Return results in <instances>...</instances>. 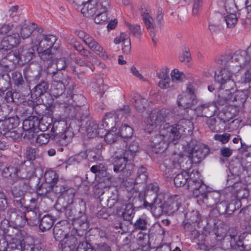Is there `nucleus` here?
<instances>
[{"mask_svg": "<svg viewBox=\"0 0 251 251\" xmlns=\"http://www.w3.org/2000/svg\"><path fill=\"white\" fill-rule=\"evenodd\" d=\"M87 156H89V159L90 160L93 161L100 160L101 158L100 154L99 153V151H98V152L89 151L88 152V154L85 151H82L74 156L70 157L69 160L70 161H76L77 163H79L86 159Z\"/></svg>", "mask_w": 251, "mask_h": 251, "instance_id": "obj_23", "label": "nucleus"}, {"mask_svg": "<svg viewBox=\"0 0 251 251\" xmlns=\"http://www.w3.org/2000/svg\"><path fill=\"white\" fill-rule=\"evenodd\" d=\"M5 58L15 64H22V59L19 49L10 51L5 56Z\"/></svg>", "mask_w": 251, "mask_h": 251, "instance_id": "obj_44", "label": "nucleus"}, {"mask_svg": "<svg viewBox=\"0 0 251 251\" xmlns=\"http://www.w3.org/2000/svg\"><path fill=\"white\" fill-rule=\"evenodd\" d=\"M233 89L220 86L218 90V98L214 101L219 109L220 106L229 105L231 102H233V96L231 92V90Z\"/></svg>", "mask_w": 251, "mask_h": 251, "instance_id": "obj_12", "label": "nucleus"}, {"mask_svg": "<svg viewBox=\"0 0 251 251\" xmlns=\"http://www.w3.org/2000/svg\"><path fill=\"white\" fill-rule=\"evenodd\" d=\"M21 42V38L17 33H13L4 38L0 44V51H7L18 46Z\"/></svg>", "mask_w": 251, "mask_h": 251, "instance_id": "obj_16", "label": "nucleus"}, {"mask_svg": "<svg viewBox=\"0 0 251 251\" xmlns=\"http://www.w3.org/2000/svg\"><path fill=\"white\" fill-rule=\"evenodd\" d=\"M219 109L213 101L199 105L195 111L198 116L210 117L214 115Z\"/></svg>", "mask_w": 251, "mask_h": 251, "instance_id": "obj_13", "label": "nucleus"}, {"mask_svg": "<svg viewBox=\"0 0 251 251\" xmlns=\"http://www.w3.org/2000/svg\"><path fill=\"white\" fill-rule=\"evenodd\" d=\"M45 182L49 184H54L58 180V176L55 172L52 170L47 171L44 176Z\"/></svg>", "mask_w": 251, "mask_h": 251, "instance_id": "obj_45", "label": "nucleus"}, {"mask_svg": "<svg viewBox=\"0 0 251 251\" xmlns=\"http://www.w3.org/2000/svg\"><path fill=\"white\" fill-rule=\"evenodd\" d=\"M220 63H226L229 67L235 68L236 71L240 68L250 66L251 62V46L246 50H239L232 56L230 55L220 56Z\"/></svg>", "mask_w": 251, "mask_h": 251, "instance_id": "obj_3", "label": "nucleus"}, {"mask_svg": "<svg viewBox=\"0 0 251 251\" xmlns=\"http://www.w3.org/2000/svg\"><path fill=\"white\" fill-rule=\"evenodd\" d=\"M171 79L173 82H178L181 81L184 78V74L178 69H174L171 73Z\"/></svg>", "mask_w": 251, "mask_h": 251, "instance_id": "obj_60", "label": "nucleus"}, {"mask_svg": "<svg viewBox=\"0 0 251 251\" xmlns=\"http://www.w3.org/2000/svg\"><path fill=\"white\" fill-rule=\"evenodd\" d=\"M37 149L31 147H27L25 150V155L27 161L33 162L36 158Z\"/></svg>", "mask_w": 251, "mask_h": 251, "instance_id": "obj_62", "label": "nucleus"}, {"mask_svg": "<svg viewBox=\"0 0 251 251\" xmlns=\"http://www.w3.org/2000/svg\"><path fill=\"white\" fill-rule=\"evenodd\" d=\"M92 88L100 97H102L104 93L105 89L103 81L102 78L100 77L98 78L96 80V81L93 84Z\"/></svg>", "mask_w": 251, "mask_h": 251, "instance_id": "obj_48", "label": "nucleus"}, {"mask_svg": "<svg viewBox=\"0 0 251 251\" xmlns=\"http://www.w3.org/2000/svg\"><path fill=\"white\" fill-rule=\"evenodd\" d=\"M155 202L151 201L150 202L145 201L144 205L146 207L148 206L151 207V212L154 217L158 218L160 217L164 212V207L162 204L158 203L155 204Z\"/></svg>", "mask_w": 251, "mask_h": 251, "instance_id": "obj_39", "label": "nucleus"}, {"mask_svg": "<svg viewBox=\"0 0 251 251\" xmlns=\"http://www.w3.org/2000/svg\"><path fill=\"white\" fill-rule=\"evenodd\" d=\"M168 130L170 134H173L174 139L177 141L180 138L183 132H187L190 134L194 128L193 123L187 117H184L179 119L177 124L175 126L168 125Z\"/></svg>", "mask_w": 251, "mask_h": 251, "instance_id": "obj_9", "label": "nucleus"}, {"mask_svg": "<svg viewBox=\"0 0 251 251\" xmlns=\"http://www.w3.org/2000/svg\"><path fill=\"white\" fill-rule=\"evenodd\" d=\"M208 193L206 186L202 185L197 190L193 192L194 197L197 199V201L200 204H202L207 194Z\"/></svg>", "mask_w": 251, "mask_h": 251, "instance_id": "obj_42", "label": "nucleus"}, {"mask_svg": "<svg viewBox=\"0 0 251 251\" xmlns=\"http://www.w3.org/2000/svg\"><path fill=\"white\" fill-rule=\"evenodd\" d=\"M165 132L163 133L160 130L159 134L152 136L151 138L150 146L152 151L155 153L163 152L167 148L168 143L167 140L176 144V140L174 139V135H171L167 130H165Z\"/></svg>", "mask_w": 251, "mask_h": 251, "instance_id": "obj_7", "label": "nucleus"}, {"mask_svg": "<svg viewBox=\"0 0 251 251\" xmlns=\"http://www.w3.org/2000/svg\"><path fill=\"white\" fill-rule=\"evenodd\" d=\"M22 64L28 63L35 57V51L34 48L28 45H25L19 49Z\"/></svg>", "mask_w": 251, "mask_h": 251, "instance_id": "obj_21", "label": "nucleus"}, {"mask_svg": "<svg viewBox=\"0 0 251 251\" xmlns=\"http://www.w3.org/2000/svg\"><path fill=\"white\" fill-rule=\"evenodd\" d=\"M119 133L123 138H129L133 134V129L129 126L125 125L121 127Z\"/></svg>", "mask_w": 251, "mask_h": 251, "instance_id": "obj_54", "label": "nucleus"}, {"mask_svg": "<svg viewBox=\"0 0 251 251\" xmlns=\"http://www.w3.org/2000/svg\"><path fill=\"white\" fill-rule=\"evenodd\" d=\"M72 129L70 126H68L66 121L63 120L53 121L51 129V136L55 135L62 132H65L67 130Z\"/></svg>", "mask_w": 251, "mask_h": 251, "instance_id": "obj_27", "label": "nucleus"}, {"mask_svg": "<svg viewBox=\"0 0 251 251\" xmlns=\"http://www.w3.org/2000/svg\"><path fill=\"white\" fill-rule=\"evenodd\" d=\"M34 29L35 26L33 24L32 25L24 24L21 29V35L22 38L25 39L30 37Z\"/></svg>", "mask_w": 251, "mask_h": 251, "instance_id": "obj_50", "label": "nucleus"}, {"mask_svg": "<svg viewBox=\"0 0 251 251\" xmlns=\"http://www.w3.org/2000/svg\"><path fill=\"white\" fill-rule=\"evenodd\" d=\"M232 187L238 200L246 199L249 196V190L246 187L243 186L241 183H235Z\"/></svg>", "mask_w": 251, "mask_h": 251, "instance_id": "obj_36", "label": "nucleus"}, {"mask_svg": "<svg viewBox=\"0 0 251 251\" xmlns=\"http://www.w3.org/2000/svg\"><path fill=\"white\" fill-rule=\"evenodd\" d=\"M36 168L33 162L24 161L21 170V178L28 179L35 174Z\"/></svg>", "mask_w": 251, "mask_h": 251, "instance_id": "obj_25", "label": "nucleus"}, {"mask_svg": "<svg viewBox=\"0 0 251 251\" xmlns=\"http://www.w3.org/2000/svg\"><path fill=\"white\" fill-rule=\"evenodd\" d=\"M74 135L72 129L67 130L65 132L57 134L55 135L51 136V139L58 145L67 146L70 142Z\"/></svg>", "mask_w": 251, "mask_h": 251, "instance_id": "obj_20", "label": "nucleus"}, {"mask_svg": "<svg viewBox=\"0 0 251 251\" xmlns=\"http://www.w3.org/2000/svg\"><path fill=\"white\" fill-rule=\"evenodd\" d=\"M190 178V175L186 171H181L174 178V182L175 186L177 187L186 186Z\"/></svg>", "mask_w": 251, "mask_h": 251, "instance_id": "obj_38", "label": "nucleus"}, {"mask_svg": "<svg viewBox=\"0 0 251 251\" xmlns=\"http://www.w3.org/2000/svg\"><path fill=\"white\" fill-rule=\"evenodd\" d=\"M76 244V238L72 234H69L59 242V247L62 251H73Z\"/></svg>", "mask_w": 251, "mask_h": 251, "instance_id": "obj_22", "label": "nucleus"}, {"mask_svg": "<svg viewBox=\"0 0 251 251\" xmlns=\"http://www.w3.org/2000/svg\"><path fill=\"white\" fill-rule=\"evenodd\" d=\"M123 157H116L113 162V170L116 173H120V172L124 170L126 167V163L129 161L128 156H126L123 154Z\"/></svg>", "mask_w": 251, "mask_h": 251, "instance_id": "obj_35", "label": "nucleus"}, {"mask_svg": "<svg viewBox=\"0 0 251 251\" xmlns=\"http://www.w3.org/2000/svg\"><path fill=\"white\" fill-rule=\"evenodd\" d=\"M126 25L128 26L130 33L135 37L140 38L142 35V30L139 25H131L128 23H126Z\"/></svg>", "mask_w": 251, "mask_h": 251, "instance_id": "obj_53", "label": "nucleus"}, {"mask_svg": "<svg viewBox=\"0 0 251 251\" xmlns=\"http://www.w3.org/2000/svg\"><path fill=\"white\" fill-rule=\"evenodd\" d=\"M44 29L38 26L31 36V43L37 48L39 56L44 61L52 60L54 57L53 51L57 50L58 46L56 43L57 38L51 34L43 33Z\"/></svg>", "mask_w": 251, "mask_h": 251, "instance_id": "obj_1", "label": "nucleus"}, {"mask_svg": "<svg viewBox=\"0 0 251 251\" xmlns=\"http://www.w3.org/2000/svg\"><path fill=\"white\" fill-rule=\"evenodd\" d=\"M67 227L60 223H57L53 228V234L55 239L59 242L66 237L69 234L67 233Z\"/></svg>", "mask_w": 251, "mask_h": 251, "instance_id": "obj_33", "label": "nucleus"}, {"mask_svg": "<svg viewBox=\"0 0 251 251\" xmlns=\"http://www.w3.org/2000/svg\"><path fill=\"white\" fill-rule=\"evenodd\" d=\"M51 185V190L57 195H58L59 197L61 196L68 186L66 185L63 181L60 180H58L55 184H52Z\"/></svg>", "mask_w": 251, "mask_h": 251, "instance_id": "obj_49", "label": "nucleus"}, {"mask_svg": "<svg viewBox=\"0 0 251 251\" xmlns=\"http://www.w3.org/2000/svg\"><path fill=\"white\" fill-rule=\"evenodd\" d=\"M160 170L163 172V175L166 178L172 177V176L177 173L176 171L185 169V166L179 162L173 161L171 166H168L167 162H164L160 165Z\"/></svg>", "mask_w": 251, "mask_h": 251, "instance_id": "obj_18", "label": "nucleus"}, {"mask_svg": "<svg viewBox=\"0 0 251 251\" xmlns=\"http://www.w3.org/2000/svg\"><path fill=\"white\" fill-rule=\"evenodd\" d=\"M51 184L45 182L42 183L37 189V193L39 195L49 197V194L51 190Z\"/></svg>", "mask_w": 251, "mask_h": 251, "instance_id": "obj_51", "label": "nucleus"}, {"mask_svg": "<svg viewBox=\"0 0 251 251\" xmlns=\"http://www.w3.org/2000/svg\"><path fill=\"white\" fill-rule=\"evenodd\" d=\"M220 200L221 194L219 192H208L202 203L205 204L208 207L215 208Z\"/></svg>", "mask_w": 251, "mask_h": 251, "instance_id": "obj_30", "label": "nucleus"}, {"mask_svg": "<svg viewBox=\"0 0 251 251\" xmlns=\"http://www.w3.org/2000/svg\"><path fill=\"white\" fill-rule=\"evenodd\" d=\"M138 143L137 142L133 141L129 144L127 150H126L124 154L126 156H128V157L129 158V161H132L136 152L138 151Z\"/></svg>", "mask_w": 251, "mask_h": 251, "instance_id": "obj_43", "label": "nucleus"}, {"mask_svg": "<svg viewBox=\"0 0 251 251\" xmlns=\"http://www.w3.org/2000/svg\"><path fill=\"white\" fill-rule=\"evenodd\" d=\"M3 177L11 179L13 181H17L20 177L21 169L17 166H8L5 167L2 172Z\"/></svg>", "mask_w": 251, "mask_h": 251, "instance_id": "obj_24", "label": "nucleus"}, {"mask_svg": "<svg viewBox=\"0 0 251 251\" xmlns=\"http://www.w3.org/2000/svg\"><path fill=\"white\" fill-rule=\"evenodd\" d=\"M135 108L139 112H143L148 105L147 100L138 93H134L132 98Z\"/></svg>", "mask_w": 251, "mask_h": 251, "instance_id": "obj_31", "label": "nucleus"}, {"mask_svg": "<svg viewBox=\"0 0 251 251\" xmlns=\"http://www.w3.org/2000/svg\"><path fill=\"white\" fill-rule=\"evenodd\" d=\"M195 100L194 96L191 98L190 95H184L182 93L178 95L177 103L179 107L186 109L192 106Z\"/></svg>", "mask_w": 251, "mask_h": 251, "instance_id": "obj_37", "label": "nucleus"}, {"mask_svg": "<svg viewBox=\"0 0 251 251\" xmlns=\"http://www.w3.org/2000/svg\"><path fill=\"white\" fill-rule=\"evenodd\" d=\"M76 251H96L92 246L87 242H82L79 243Z\"/></svg>", "mask_w": 251, "mask_h": 251, "instance_id": "obj_64", "label": "nucleus"}, {"mask_svg": "<svg viewBox=\"0 0 251 251\" xmlns=\"http://www.w3.org/2000/svg\"><path fill=\"white\" fill-rule=\"evenodd\" d=\"M64 209L66 217L73 220L75 226H79V230L86 231L88 229L89 223L86 214L87 207L83 200L79 201L75 209H73L71 204H67Z\"/></svg>", "mask_w": 251, "mask_h": 251, "instance_id": "obj_2", "label": "nucleus"}, {"mask_svg": "<svg viewBox=\"0 0 251 251\" xmlns=\"http://www.w3.org/2000/svg\"><path fill=\"white\" fill-rule=\"evenodd\" d=\"M110 7V0H89L81 9L85 16H93L96 13L107 12Z\"/></svg>", "mask_w": 251, "mask_h": 251, "instance_id": "obj_8", "label": "nucleus"}, {"mask_svg": "<svg viewBox=\"0 0 251 251\" xmlns=\"http://www.w3.org/2000/svg\"><path fill=\"white\" fill-rule=\"evenodd\" d=\"M54 222L53 217L50 215H45L40 220L38 219V223H39V228L43 232L50 229L53 225Z\"/></svg>", "mask_w": 251, "mask_h": 251, "instance_id": "obj_34", "label": "nucleus"}, {"mask_svg": "<svg viewBox=\"0 0 251 251\" xmlns=\"http://www.w3.org/2000/svg\"><path fill=\"white\" fill-rule=\"evenodd\" d=\"M42 105H37L33 107V110L37 116L29 117L28 119L25 120L23 122V129L24 130H36L39 128L40 120L42 117L47 115V113L41 107Z\"/></svg>", "mask_w": 251, "mask_h": 251, "instance_id": "obj_11", "label": "nucleus"}, {"mask_svg": "<svg viewBox=\"0 0 251 251\" xmlns=\"http://www.w3.org/2000/svg\"><path fill=\"white\" fill-rule=\"evenodd\" d=\"M113 129L114 128L105 134H104V133H103V136L104 137L105 142L109 144L115 142L119 137V135L115 132Z\"/></svg>", "mask_w": 251, "mask_h": 251, "instance_id": "obj_59", "label": "nucleus"}, {"mask_svg": "<svg viewBox=\"0 0 251 251\" xmlns=\"http://www.w3.org/2000/svg\"><path fill=\"white\" fill-rule=\"evenodd\" d=\"M13 223L20 227L24 226L26 224H28V219L26 217L25 213L21 212Z\"/></svg>", "mask_w": 251, "mask_h": 251, "instance_id": "obj_63", "label": "nucleus"}, {"mask_svg": "<svg viewBox=\"0 0 251 251\" xmlns=\"http://www.w3.org/2000/svg\"><path fill=\"white\" fill-rule=\"evenodd\" d=\"M143 20L146 25V27L150 32L151 36L152 37L153 42L154 41V37L155 36V33L154 31V25L153 20L152 18L151 14L147 10L143 12L142 13Z\"/></svg>", "mask_w": 251, "mask_h": 251, "instance_id": "obj_32", "label": "nucleus"}, {"mask_svg": "<svg viewBox=\"0 0 251 251\" xmlns=\"http://www.w3.org/2000/svg\"><path fill=\"white\" fill-rule=\"evenodd\" d=\"M104 123H106V122L102 121L100 126H99L95 120L92 118L88 119L86 121V127L88 133H91V136H96L103 137V133L105 131V130L103 128Z\"/></svg>", "mask_w": 251, "mask_h": 251, "instance_id": "obj_15", "label": "nucleus"}, {"mask_svg": "<svg viewBox=\"0 0 251 251\" xmlns=\"http://www.w3.org/2000/svg\"><path fill=\"white\" fill-rule=\"evenodd\" d=\"M49 88L48 83L45 81H42L37 84L31 90V97L36 99L40 97L47 92Z\"/></svg>", "mask_w": 251, "mask_h": 251, "instance_id": "obj_28", "label": "nucleus"}, {"mask_svg": "<svg viewBox=\"0 0 251 251\" xmlns=\"http://www.w3.org/2000/svg\"><path fill=\"white\" fill-rule=\"evenodd\" d=\"M231 107L228 108V109ZM235 115L231 113L228 109L222 110L218 114V119L220 122L223 125L227 122L230 121Z\"/></svg>", "mask_w": 251, "mask_h": 251, "instance_id": "obj_47", "label": "nucleus"}, {"mask_svg": "<svg viewBox=\"0 0 251 251\" xmlns=\"http://www.w3.org/2000/svg\"><path fill=\"white\" fill-rule=\"evenodd\" d=\"M206 123L209 128L212 132H218L221 129V126H223V125L220 121L219 122V123L217 124V121L215 118L208 119L207 120Z\"/></svg>", "mask_w": 251, "mask_h": 251, "instance_id": "obj_52", "label": "nucleus"}, {"mask_svg": "<svg viewBox=\"0 0 251 251\" xmlns=\"http://www.w3.org/2000/svg\"><path fill=\"white\" fill-rule=\"evenodd\" d=\"M225 7L227 14L235 13L237 8L235 4L234 0H224Z\"/></svg>", "mask_w": 251, "mask_h": 251, "instance_id": "obj_58", "label": "nucleus"}, {"mask_svg": "<svg viewBox=\"0 0 251 251\" xmlns=\"http://www.w3.org/2000/svg\"><path fill=\"white\" fill-rule=\"evenodd\" d=\"M135 213L134 207L130 203L125 204L123 206V208H117L116 210V213L118 216L129 222L133 219Z\"/></svg>", "mask_w": 251, "mask_h": 251, "instance_id": "obj_17", "label": "nucleus"}, {"mask_svg": "<svg viewBox=\"0 0 251 251\" xmlns=\"http://www.w3.org/2000/svg\"><path fill=\"white\" fill-rule=\"evenodd\" d=\"M209 149L207 146L204 144H200L194 151L190 152L187 155L189 163H186L185 170L190 168L192 164L200 163L209 153Z\"/></svg>", "mask_w": 251, "mask_h": 251, "instance_id": "obj_10", "label": "nucleus"}, {"mask_svg": "<svg viewBox=\"0 0 251 251\" xmlns=\"http://www.w3.org/2000/svg\"><path fill=\"white\" fill-rule=\"evenodd\" d=\"M51 92L53 96L57 98L62 96L66 89L65 82L51 83Z\"/></svg>", "mask_w": 251, "mask_h": 251, "instance_id": "obj_40", "label": "nucleus"}, {"mask_svg": "<svg viewBox=\"0 0 251 251\" xmlns=\"http://www.w3.org/2000/svg\"><path fill=\"white\" fill-rule=\"evenodd\" d=\"M23 245L21 241L18 239H12V241L9 244L7 251H22Z\"/></svg>", "mask_w": 251, "mask_h": 251, "instance_id": "obj_57", "label": "nucleus"}, {"mask_svg": "<svg viewBox=\"0 0 251 251\" xmlns=\"http://www.w3.org/2000/svg\"><path fill=\"white\" fill-rule=\"evenodd\" d=\"M206 227H204V231L201 234L196 228L194 229L191 232L190 238L193 240L194 242L197 243V248L200 250H203L205 251H211L217 245L218 241L215 239V234H212L214 236L213 242H209V237L207 234L210 235V231L206 230Z\"/></svg>", "mask_w": 251, "mask_h": 251, "instance_id": "obj_6", "label": "nucleus"}, {"mask_svg": "<svg viewBox=\"0 0 251 251\" xmlns=\"http://www.w3.org/2000/svg\"><path fill=\"white\" fill-rule=\"evenodd\" d=\"M248 97V91L243 90L238 91L234 97H233V101H235L237 103L235 104V106L240 107L244 105Z\"/></svg>", "mask_w": 251, "mask_h": 251, "instance_id": "obj_41", "label": "nucleus"}, {"mask_svg": "<svg viewBox=\"0 0 251 251\" xmlns=\"http://www.w3.org/2000/svg\"><path fill=\"white\" fill-rule=\"evenodd\" d=\"M200 174L198 170H194L190 174V178L187 184V189H190L192 192L197 190L202 185H205L202 180L200 178Z\"/></svg>", "mask_w": 251, "mask_h": 251, "instance_id": "obj_19", "label": "nucleus"}, {"mask_svg": "<svg viewBox=\"0 0 251 251\" xmlns=\"http://www.w3.org/2000/svg\"><path fill=\"white\" fill-rule=\"evenodd\" d=\"M159 186L156 183H151L148 185L145 192V197L151 201L155 202L158 197Z\"/></svg>", "mask_w": 251, "mask_h": 251, "instance_id": "obj_29", "label": "nucleus"}, {"mask_svg": "<svg viewBox=\"0 0 251 251\" xmlns=\"http://www.w3.org/2000/svg\"><path fill=\"white\" fill-rule=\"evenodd\" d=\"M166 114L164 110H151L145 122V131L151 133L153 130L158 127L163 133H166L165 130H168L167 126L170 125L166 122Z\"/></svg>", "mask_w": 251, "mask_h": 251, "instance_id": "obj_4", "label": "nucleus"}, {"mask_svg": "<svg viewBox=\"0 0 251 251\" xmlns=\"http://www.w3.org/2000/svg\"><path fill=\"white\" fill-rule=\"evenodd\" d=\"M116 44L123 42L122 50L124 53L128 54L131 51V42L129 36L126 33L122 32L119 36L117 37L114 41Z\"/></svg>", "mask_w": 251, "mask_h": 251, "instance_id": "obj_26", "label": "nucleus"}, {"mask_svg": "<svg viewBox=\"0 0 251 251\" xmlns=\"http://www.w3.org/2000/svg\"><path fill=\"white\" fill-rule=\"evenodd\" d=\"M75 190L72 187L67 186L61 195L63 198L66 201L67 204H71L73 203L75 196Z\"/></svg>", "mask_w": 251, "mask_h": 251, "instance_id": "obj_46", "label": "nucleus"}, {"mask_svg": "<svg viewBox=\"0 0 251 251\" xmlns=\"http://www.w3.org/2000/svg\"><path fill=\"white\" fill-rule=\"evenodd\" d=\"M147 179V169L143 166H141L138 170L136 181L139 183H144Z\"/></svg>", "mask_w": 251, "mask_h": 251, "instance_id": "obj_55", "label": "nucleus"}, {"mask_svg": "<svg viewBox=\"0 0 251 251\" xmlns=\"http://www.w3.org/2000/svg\"><path fill=\"white\" fill-rule=\"evenodd\" d=\"M225 20L226 22L228 27H233L237 24L238 18L235 13L228 14L225 17Z\"/></svg>", "mask_w": 251, "mask_h": 251, "instance_id": "obj_56", "label": "nucleus"}, {"mask_svg": "<svg viewBox=\"0 0 251 251\" xmlns=\"http://www.w3.org/2000/svg\"><path fill=\"white\" fill-rule=\"evenodd\" d=\"M220 56L217 58L216 62L221 66L222 68L216 73L215 80L220 84L221 87L234 88L235 84L232 77L236 72V69L235 68L228 66L226 63H220Z\"/></svg>", "mask_w": 251, "mask_h": 251, "instance_id": "obj_5", "label": "nucleus"}, {"mask_svg": "<svg viewBox=\"0 0 251 251\" xmlns=\"http://www.w3.org/2000/svg\"><path fill=\"white\" fill-rule=\"evenodd\" d=\"M91 171L96 174V177L99 179L100 182H108L111 183V176L107 172V168L102 163L97 164L91 167Z\"/></svg>", "mask_w": 251, "mask_h": 251, "instance_id": "obj_14", "label": "nucleus"}, {"mask_svg": "<svg viewBox=\"0 0 251 251\" xmlns=\"http://www.w3.org/2000/svg\"><path fill=\"white\" fill-rule=\"evenodd\" d=\"M12 80L14 84L17 86H22L25 83L21 73L18 72L12 73Z\"/></svg>", "mask_w": 251, "mask_h": 251, "instance_id": "obj_61", "label": "nucleus"}]
</instances>
